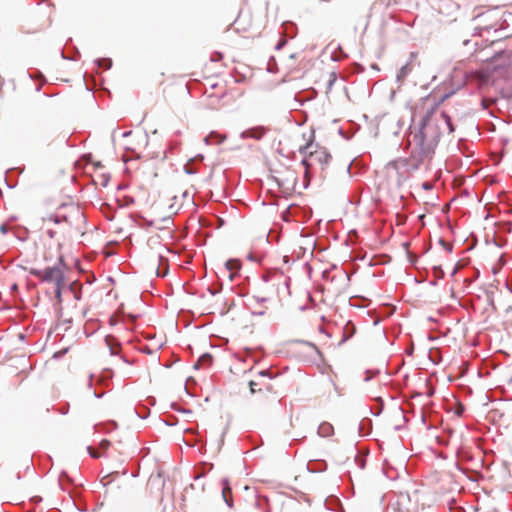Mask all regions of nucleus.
<instances>
[{
    "mask_svg": "<svg viewBox=\"0 0 512 512\" xmlns=\"http://www.w3.org/2000/svg\"><path fill=\"white\" fill-rule=\"evenodd\" d=\"M84 223V213L79 206L72 203L60 206L55 213L43 218V224L51 238L71 231L80 232Z\"/></svg>",
    "mask_w": 512,
    "mask_h": 512,
    "instance_id": "f257e3e1",
    "label": "nucleus"
},
{
    "mask_svg": "<svg viewBox=\"0 0 512 512\" xmlns=\"http://www.w3.org/2000/svg\"><path fill=\"white\" fill-rule=\"evenodd\" d=\"M299 151L304 156L302 164L305 166L306 175L316 166L324 170L331 159V155L326 148L314 144L312 141H309L304 147H301Z\"/></svg>",
    "mask_w": 512,
    "mask_h": 512,
    "instance_id": "f03ea898",
    "label": "nucleus"
},
{
    "mask_svg": "<svg viewBox=\"0 0 512 512\" xmlns=\"http://www.w3.org/2000/svg\"><path fill=\"white\" fill-rule=\"evenodd\" d=\"M44 282L52 283L53 290L57 301L60 303L62 289L65 286L63 270H62V257H59V263L53 267H47L43 270L34 269L31 272Z\"/></svg>",
    "mask_w": 512,
    "mask_h": 512,
    "instance_id": "7ed1b4c3",
    "label": "nucleus"
},
{
    "mask_svg": "<svg viewBox=\"0 0 512 512\" xmlns=\"http://www.w3.org/2000/svg\"><path fill=\"white\" fill-rule=\"evenodd\" d=\"M427 123L424 121L421 128L416 132H411L409 136V145H413L418 150V161H422L424 156L430 154L436 143L435 138L427 136Z\"/></svg>",
    "mask_w": 512,
    "mask_h": 512,
    "instance_id": "20e7f679",
    "label": "nucleus"
},
{
    "mask_svg": "<svg viewBox=\"0 0 512 512\" xmlns=\"http://www.w3.org/2000/svg\"><path fill=\"white\" fill-rule=\"evenodd\" d=\"M123 137L126 138L125 148L133 152L137 158H148L150 152L147 151L148 136L142 132H125Z\"/></svg>",
    "mask_w": 512,
    "mask_h": 512,
    "instance_id": "39448f33",
    "label": "nucleus"
},
{
    "mask_svg": "<svg viewBox=\"0 0 512 512\" xmlns=\"http://www.w3.org/2000/svg\"><path fill=\"white\" fill-rule=\"evenodd\" d=\"M267 372L262 371L258 375V379L249 381V389L252 394L259 393L260 400H266L269 396L274 394L272 385L266 381Z\"/></svg>",
    "mask_w": 512,
    "mask_h": 512,
    "instance_id": "423d86ee",
    "label": "nucleus"
},
{
    "mask_svg": "<svg viewBox=\"0 0 512 512\" xmlns=\"http://www.w3.org/2000/svg\"><path fill=\"white\" fill-rule=\"evenodd\" d=\"M275 179L284 190L294 191L296 189L297 175L294 170L286 169L285 171L278 172Z\"/></svg>",
    "mask_w": 512,
    "mask_h": 512,
    "instance_id": "0eeeda50",
    "label": "nucleus"
},
{
    "mask_svg": "<svg viewBox=\"0 0 512 512\" xmlns=\"http://www.w3.org/2000/svg\"><path fill=\"white\" fill-rule=\"evenodd\" d=\"M241 268V263L237 259H230L226 261L224 267L221 269L222 273H227L228 279L230 281L234 280V277L238 274Z\"/></svg>",
    "mask_w": 512,
    "mask_h": 512,
    "instance_id": "6e6552de",
    "label": "nucleus"
},
{
    "mask_svg": "<svg viewBox=\"0 0 512 512\" xmlns=\"http://www.w3.org/2000/svg\"><path fill=\"white\" fill-rule=\"evenodd\" d=\"M246 133L249 137L259 140L266 133V129L262 126H259V127H254V128L247 130Z\"/></svg>",
    "mask_w": 512,
    "mask_h": 512,
    "instance_id": "1a4fd4ad",
    "label": "nucleus"
},
{
    "mask_svg": "<svg viewBox=\"0 0 512 512\" xmlns=\"http://www.w3.org/2000/svg\"><path fill=\"white\" fill-rule=\"evenodd\" d=\"M149 80L151 83L161 86L165 81V74L163 72L153 71L149 75Z\"/></svg>",
    "mask_w": 512,
    "mask_h": 512,
    "instance_id": "9d476101",
    "label": "nucleus"
},
{
    "mask_svg": "<svg viewBox=\"0 0 512 512\" xmlns=\"http://www.w3.org/2000/svg\"><path fill=\"white\" fill-rule=\"evenodd\" d=\"M222 497H223L224 501L226 502V504L229 507H232V490L228 486L227 482L224 483V487L222 489Z\"/></svg>",
    "mask_w": 512,
    "mask_h": 512,
    "instance_id": "9b49d317",
    "label": "nucleus"
},
{
    "mask_svg": "<svg viewBox=\"0 0 512 512\" xmlns=\"http://www.w3.org/2000/svg\"><path fill=\"white\" fill-rule=\"evenodd\" d=\"M441 116L445 120V122L447 123L450 132H452L454 130V128L452 126L450 117L446 113H442Z\"/></svg>",
    "mask_w": 512,
    "mask_h": 512,
    "instance_id": "f8f14e48",
    "label": "nucleus"
},
{
    "mask_svg": "<svg viewBox=\"0 0 512 512\" xmlns=\"http://www.w3.org/2000/svg\"><path fill=\"white\" fill-rule=\"evenodd\" d=\"M408 68L407 66H404L400 69V72H399V75H398V78L400 77H404L407 73H408Z\"/></svg>",
    "mask_w": 512,
    "mask_h": 512,
    "instance_id": "ddd939ff",
    "label": "nucleus"
},
{
    "mask_svg": "<svg viewBox=\"0 0 512 512\" xmlns=\"http://www.w3.org/2000/svg\"><path fill=\"white\" fill-rule=\"evenodd\" d=\"M110 445V442L108 440H102L100 443V447L104 450H106Z\"/></svg>",
    "mask_w": 512,
    "mask_h": 512,
    "instance_id": "4468645a",
    "label": "nucleus"
},
{
    "mask_svg": "<svg viewBox=\"0 0 512 512\" xmlns=\"http://www.w3.org/2000/svg\"><path fill=\"white\" fill-rule=\"evenodd\" d=\"M244 17H245V13H244V11H241V12L239 13V15H238L237 19H236V22H237L238 24H240V23L242 22V20L244 19Z\"/></svg>",
    "mask_w": 512,
    "mask_h": 512,
    "instance_id": "2eb2a0df",
    "label": "nucleus"
},
{
    "mask_svg": "<svg viewBox=\"0 0 512 512\" xmlns=\"http://www.w3.org/2000/svg\"><path fill=\"white\" fill-rule=\"evenodd\" d=\"M89 451H90V454H91L92 457H94V458L100 457V455L98 453L92 452L91 448H89Z\"/></svg>",
    "mask_w": 512,
    "mask_h": 512,
    "instance_id": "dca6fc26",
    "label": "nucleus"
}]
</instances>
